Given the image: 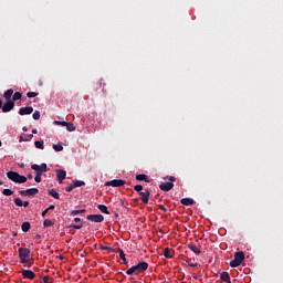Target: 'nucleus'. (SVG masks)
Returning a JSON list of instances; mask_svg holds the SVG:
<instances>
[{"label": "nucleus", "instance_id": "obj_1", "mask_svg": "<svg viewBox=\"0 0 283 283\" xmlns=\"http://www.w3.org/2000/svg\"><path fill=\"white\" fill-rule=\"evenodd\" d=\"M149 269V263L142 261L137 265H133L126 271V275H138L145 273Z\"/></svg>", "mask_w": 283, "mask_h": 283}, {"label": "nucleus", "instance_id": "obj_2", "mask_svg": "<svg viewBox=\"0 0 283 283\" xmlns=\"http://www.w3.org/2000/svg\"><path fill=\"white\" fill-rule=\"evenodd\" d=\"M164 180H169V182H161L159 189L161 191H171V189H174V182H176V177H164Z\"/></svg>", "mask_w": 283, "mask_h": 283}, {"label": "nucleus", "instance_id": "obj_3", "mask_svg": "<svg viewBox=\"0 0 283 283\" xmlns=\"http://www.w3.org/2000/svg\"><path fill=\"white\" fill-rule=\"evenodd\" d=\"M19 258L21 264H28L30 258V249L28 248H19L18 249Z\"/></svg>", "mask_w": 283, "mask_h": 283}, {"label": "nucleus", "instance_id": "obj_4", "mask_svg": "<svg viewBox=\"0 0 283 283\" xmlns=\"http://www.w3.org/2000/svg\"><path fill=\"white\" fill-rule=\"evenodd\" d=\"M244 262V252L240 251L234 254V259L230 261V266L232 269H237V266H240Z\"/></svg>", "mask_w": 283, "mask_h": 283}, {"label": "nucleus", "instance_id": "obj_5", "mask_svg": "<svg viewBox=\"0 0 283 283\" xmlns=\"http://www.w3.org/2000/svg\"><path fill=\"white\" fill-rule=\"evenodd\" d=\"M31 169L35 171V176L40 174V176H43L48 171V164L43 163L40 166L38 164L31 165Z\"/></svg>", "mask_w": 283, "mask_h": 283}, {"label": "nucleus", "instance_id": "obj_6", "mask_svg": "<svg viewBox=\"0 0 283 283\" xmlns=\"http://www.w3.org/2000/svg\"><path fill=\"white\" fill-rule=\"evenodd\" d=\"M127 181L123 179H113L111 181L105 182V187H123V185H126Z\"/></svg>", "mask_w": 283, "mask_h": 283}, {"label": "nucleus", "instance_id": "obj_7", "mask_svg": "<svg viewBox=\"0 0 283 283\" xmlns=\"http://www.w3.org/2000/svg\"><path fill=\"white\" fill-rule=\"evenodd\" d=\"M142 198V202L144 205H149V196H151V190L145 189L144 191L138 193Z\"/></svg>", "mask_w": 283, "mask_h": 283}, {"label": "nucleus", "instance_id": "obj_8", "mask_svg": "<svg viewBox=\"0 0 283 283\" xmlns=\"http://www.w3.org/2000/svg\"><path fill=\"white\" fill-rule=\"evenodd\" d=\"M12 109H14V101L7 99V102L2 106V112L4 114H8V112H12Z\"/></svg>", "mask_w": 283, "mask_h": 283}, {"label": "nucleus", "instance_id": "obj_9", "mask_svg": "<svg viewBox=\"0 0 283 283\" xmlns=\"http://www.w3.org/2000/svg\"><path fill=\"white\" fill-rule=\"evenodd\" d=\"M56 180L60 182V185H63V180H65L67 172L64 169H56Z\"/></svg>", "mask_w": 283, "mask_h": 283}, {"label": "nucleus", "instance_id": "obj_10", "mask_svg": "<svg viewBox=\"0 0 283 283\" xmlns=\"http://www.w3.org/2000/svg\"><path fill=\"white\" fill-rule=\"evenodd\" d=\"M20 196H36L39 193V188H29L27 190H20L19 191Z\"/></svg>", "mask_w": 283, "mask_h": 283}, {"label": "nucleus", "instance_id": "obj_11", "mask_svg": "<svg viewBox=\"0 0 283 283\" xmlns=\"http://www.w3.org/2000/svg\"><path fill=\"white\" fill-rule=\"evenodd\" d=\"M86 220H88L90 222H103V220H105V217H103V214H88L86 216Z\"/></svg>", "mask_w": 283, "mask_h": 283}, {"label": "nucleus", "instance_id": "obj_12", "mask_svg": "<svg viewBox=\"0 0 283 283\" xmlns=\"http://www.w3.org/2000/svg\"><path fill=\"white\" fill-rule=\"evenodd\" d=\"M21 275L25 280H34V277H36V274L32 272V270H22Z\"/></svg>", "mask_w": 283, "mask_h": 283}, {"label": "nucleus", "instance_id": "obj_13", "mask_svg": "<svg viewBox=\"0 0 283 283\" xmlns=\"http://www.w3.org/2000/svg\"><path fill=\"white\" fill-rule=\"evenodd\" d=\"M32 112H34V108L32 106H25V107H21L19 109V115L28 116V115L32 114Z\"/></svg>", "mask_w": 283, "mask_h": 283}, {"label": "nucleus", "instance_id": "obj_14", "mask_svg": "<svg viewBox=\"0 0 283 283\" xmlns=\"http://www.w3.org/2000/svg\"><path fill=\"white\" fill-rule=\"evenodd\" d=\"M176 255V251L170 248L164 249V256L167 258V260H171Z\"/></svg>", "mask_w": 283, "mask_h": 283}, {"label": "nucleus", "instance_id": "obj_15", "mask_svg": "<svg viewBox=\"0 0 283 283\" xmlns=\"http://www.w3.org/2000/svg\"><path fill=\"white\" fill-rule=\"evenodd\" d=\"M188 249H190V251H192V253H195L196 255H200L202 253L200 248H198V245H196L195 243H189Z\"/></svg>", "mask_w": 283, "mask_h": 283}, {"label": "nucleus", "instance_id": "obj_16", "mask_svg": "<svg viewBox=\"0 0 283 283\" xmlns=\"http://www.w3.org/2000/svg\"><path fill=\"white\" fill-rule=\"evenodd\" d=\"M7 178H9V180H12V182H17V180L19 178V172H17V171H8L7 172Z\"/></svg>", "mask_w": 283, "mask_h": 283}, {"label": "nucleus", "instance_id": "obj_17", "mask_svg": "<svg viewBox=\"0 0 283 283\" xmlns=\"http://www.w3.org/2000/svg\"><path fill=\"white\" fill-rule=\"evenodd\" d=\"M62 127H66L67 132H76V126L70 122H63Z\"/></svg>", "mask_w": 283, "mask_h": 283}, {"label": "nucleus", "instance_id": "obj_18", "mask_svg": "<svg viewBox=\"0 0 283 283\" xmlns=\"http://www.w3.org/2000/svg\"><path fill=\"white\" fill-rule=\"evenodd\" d=\"M220 280L226 283H231V276L229 275V272H222Z\"/></svg>", "mask_w": 283, "mask_h": 283}, {"label": "nucleus", "instance_id": "obj_19", "mask_svg": "<svg viewBox=\"0 0 283 283\" xmlns=\"http://www.w3.org/2000/svg\"><path fill=\"white\" fill-rule=\"evenodd\" d=\"M12 94H14V91L9 88L3 93V98H6V101H12Z\"/></svg>", "mask_w": 283, "mask_h": 283}, {"label": "nucleus", "instance_id": "obj_20", "mask_svg": "<svg viewBox=\"0 0 283 283\" xmlns=\"http://www.w3.org/2000/svg\"><path fill=\"white\" fill-rule=\"evenodd\" d=\"M135 180H138V181L144 180V182H149V176L145 174H139V175H136Z\"/></svg>", "mask_w": 283, "mask_h": 283}, {"label": "nucleus", "instance_id": "obj_21", "mask_svg": "<svg viewBox=\"0 0 283 283\" xmlns=\"http://www.w3.org/2000/svg\"><path fill=\"white\" fill-rule=\"evenodd\" d=\"M181 205H185V207H191L193 205V199L191 198H184L180 200Z\"/></svg>", "mask_w": 283, "mask_h": 283}, {"label": "nucleus", "instance_id": "obj_22", "mask_svg": "<svg viewBox=\"0 0 283 283\" xmlns=\"http://www.w3.org/2000/svg\"><path fill=\"white\" fill-rule=\"evenodd\" d=\"M49 196H51V198H54L55 200L61 199V196L59 195V192L55 189L49 190Z\"/></svg>", "mask_w": 283, "mask_h": 283}, {"label": "nucleus", "instance_id": "obj_23", "mask_svg": "<svg viewBox=\"0 0 283 283\" xmlns=\"http://www.w3.org/2000/svg\"><path fill=\"white\" fill-rule=\"evenodd\" d=\"M15 182H17L18 185H23V184L28 182V177L18 175V179H17Z\"/></svg>", "mask_w": 283, "mask_h": 283}, {"label": "nucleus", "instance_id": "obj_24", "mask_svg": "<svg viewBox=\"0 0 283 283\" xmlns=\"http://www.w3.org/2000/svg\"><path fill=\"white\" fill-rule=\"evenodd\" d=\"M97 209H99V211H101L102 213H105L106 216H109V210H107V206H105V205H98V206H97Z\"/></svg>", "mask_w": 283, "mask_h": 283}, {"label": "nucleus", "instance_id": "obj_25", "mask_svg": "<svg viewBox=\"0 0 283 283\" xmlns=\"http://www.w3.org/2000/svg\"><path fill=\"white\" fill-rule=\"evenodd\" d=\"M30 228H31V224L28 221L23 222L21 226L23 233H28V231H30Z\"/></svg>", "mask_w": 283, "mask_h": 283}, {"label": "nucleus", "instance_id": "obj_26", "mask_svg": "<svg viewBox=\"0 0 283 283\" xmlns=\"http://www.w3.org/2000/svg\"><path fill=\"white\" fill-rule=\"evenodd\" d=\"M21 96H23L21 94V92H15L11 98V101H13V103H17V101H21Z\"/></svg>", "mask_w": 283, "mask_h": 283}, {"label": "nucleus", "instance_id": "obj_27", "mask_svg": "<svg viewBox=\"0 0 283 283\" xmlns=\"http://www.w3.org/2000/svg\"><path fill=\"white\" fill-rule=\"evenodd\" d=\"M117 252L119 253V258L123 260V263L127 264V258H125V251H123V249H118Z\"/></svg>", "mask_w": 283, "mask_h": 283}, {"label": "nucleus", "instance_id": "obj_28", "mask_svg": "<svg viewBox=\"0 0 283 283\" xmlns=\"http://www.w3.org/2000/svg\"><path fill=\"white\" fill-rule=\"evenodd\" d=\"M54 226V222L52 221V220H50V219H45L44 221H43V227L45 228V229H48V228H50V227H53Z\"/></svg>", "mask_w": 283, "mask_h": 283}, {"label": "nucleus", "instance_id": "obj_29", "mask_svg": "<svg viewBox=\"0 0 283 283\" xmlns=\"http://www.w3.org/2000/svg\"><path fill=\"white\" fill-rule=\"evenodd\" d=\"M73 186L75 187H85V181L83 180H73Z\"/></svg>", "mask_w": 283, "mask_h": 283}, {"label": "nucleus", "instance_id": "obj_30", "mask_svg": "<svg viewBox=\"0 0 283 283\" xmlns=\"http://www.w3.org/2000/svg\"><path fill=\"white\" fill-rule=\"evenodd\" d=\"M13 202H14L15 207H23V200H21V198H19V197L14 198Z\"/></svg>", "mask_w": 283, "mask_h": 283}, {"label": "nucleus", "instance_id": "obj_31", "mask_svg": "<svg viewBox=\"0 0 283 283\" xmlns=\"http://www.w3.org/2000/svg\"><path fill=\"white\" fill-rule=\"evenodd\" d=\"M33 120H39L41 118V112L35 111L32 115Z\"/></svg>", "mask_w": 283, "mask_h": 283}, {"label": "nucleus", "instance_id": "obj_32", "mask_svg": "<svg viewBox=\"0 0 283 283\" xmlns=\"http://www.w3.org/2000/svg\"><path fill=\"white\" fill-rule=\"evenodd\" d=\"M34 146L36 147V149H45V147L43 146V142H34Z\"/></svg>", "mask_w": 283, "mask_h": 283}, {"label": "nucleus", "instance_id": "obj_33", "mask_svg": "<svg viewBox=\"0 0 283 283\" xmlns=\"http://www.w3.org/2000/svg\"><path fill=\"white\" fill-rule=\"evenodd\" d=\"M54 151H63V145L61 144H54L53 145Z\"/></svg>", "mask_w": 283, "mask_h": 283}, {"label": "nucleus", "instance_id": "obj_34", "mask_svg": "<svg viewBox=\"0 0 283 283\" xmlns=\"http://www.w3.org/2000/svg\"><path fill=\"white\" fill-rule=\"evenodd\" d=\"M99 249L101 251H111L112 253H114V248L107 245H101Z\"/></svg>", "mask_w": 283, "mask_h": 283}, {"label": "nucleus", "instance_id": "obj_35", "mask_svg": "<svg viewBox=\"0 0 283 283\" xmlns=\"http://www.w3.org/2000/svg\"><path fill=\"white\" fill-rule=\"evenodd\" d=\"M13 193H14V191H12V190H10L8 188L2 190V195L3 196H12Z\"/></svg>", "mask_w": 283, "mask_h": 283}, {"label": "nucleus", "instance_id": "obj_36", "mask_svg": "<svg viewBox=\"0 0 283 283\" xmlns=\"http://www.w3.org/2000/svg\"><path fill=\"white\" fill-rule=\"evenodd\" d=\"M27 96H28V98H35V96H39V93H36V92H28Z\"/></svg>", "mask_w": 283, "mask_h": 283}, {"label": "nucleus", "instance_id": "obj_37", "mask_svg": "<svg viewBox=\"0 0 283 283\" xmlns=\"http://www.w3.org/2000/svg\"><path fill=\"white\" fill-rule=\"evenodd\" d=\"M74 189H75V186H74V182H72L70 186L65 188V191L70 193L71 191H74Z\"/></svg>", "mask_w": 283, "mask_h": 283}, {"label": "nucleus", "instance_id": "obj_38", "mask_svg": "<svg viewBox=\"0 0 283 283\" xmlns=\"http://www.w3.org/2000/svg\"><path fill=\"white\" fill-rule=\"evenodd\" d=\"M134 190L137 191V193L143 192V185H136V186H134Z\"/></svg>", "mask_w": 283, "mask_h": 283}, {"label": "nucleus", "instance_id": "obj_39", "mask_svg": "<svg viewBox=\"0 0 283 283\" xmlns=\"http://www.w3.org/2000/svg\"><path fill=\"white\" fill-rule=\"evenodd\" d=\"M78 213H85V209H82V210H73L71 212V216H78Z\"/></svg>", "mask_w": 283, "mask_h": 283}, {"label": "nucleus", "instance_id": "obj_40", "mask_svg": "<svg viewBox=\"0 0 283 283\" xmlns=\"http://www.w3.org/2000/svg\"><path fill=\"white\" fill-rule=\"evenodd\" d=\"M70 229H83V224H74V223H71V224H70Z\"/></svg>", "mask_w": 283, "mask_h": 283}, {"label": "nucleus", "instance_id": "obj_41", "mask_svg": "<svg viewBox=\"0 0 283 283\" xmlns=\"http://www.w3.org/2000/svg\"><path fill=\"white\" fill-rule=\"evenodd\" d=\"M43 175H41V174H38V175H35V177H34V180L36 181V182H41V180H42V177Z\"/></svg>", "mask_w": 283, "mask_h": 283}, {"label": "nucleus", "instance_id": "obj_42", "mask_svg": "<svg viewBox=\"0 0 283 283\" xmlns=\"http://www.w3.org/2000/svg\"><path fill=\"white\" fill-rule=\"evenodd\" d=\"M158 207L161 211H164V213H167V208L164 205H159Z\"/></svg>", "mask_w": 283, "mask_h": 283}, {"label": "nucleus", "instance_id": "obj_43", "mask_svg": "<svg viewBox=\"0 0 283 283\" xmlns=\"http://www.w3.org/2000/svg\"><path fill=\"white\" fill-rule=\"evenodd\" d=\"M42 280L44 283H50V276H48V275L43 276Z\"/></svg>", "mask_w": 283, "mask_h": 283}, {"label": "nucleus", "instance_id": "obj_44", "mask_svg": "<svg viewBox=\"0 0 283 283\" xmlns=\"http://www.w3.org/2000/svg\"><path fill=\"white\" fill-rule=\"evenodd\" d=\"M22 207H24V208L30 207V201H23V202H22Z\"/></svg>", "mask_w": 283, "mask_h": 283}, {"label": "nucleus", "instance_id": "obj_45", "mask_svg": "<svg viewBox=\"0 0 283 283\" xmlns=\"http://www.w3.org/2000/svg\"><path fill=\"white\" fill-rule=\"evenodd\" d=\"M50 211V209H45L44 211H42V218H45V216H48V212Z\"/></svg>", "mask_w": 283, "mask_h": 283}, {"label": "nucleus", "instance_id": "obj_46", "mask_svg": "<svg viewBox=\"0 0 283 283\" xmlns=\"http://www.w3.org/2000/svg\"><path fill=\"white\" fill-rule=\"evenodd\" d=\"M46 209H49V211H54V209H56V207L54 206V205H51L49 208H46Z\"/></svg>", "mask_w": 283, "mask_h": 283}, {"label": "nucleus", "instance_id": "obj_47", "mask_svg": "<svg viewBox=\"0 0 283 283\" xmlns=\"http://www.w3.org/2000/svg\"><path fill=\"white\" fill-rule=\"evenodd\" d=\"M188 266L190 268L198 266V263H188Z\"/></svg>", "mask_w": 283, "mask_h": 283}, {"label": "nucleus", "instance_id": "obj_48", "mask_svg": "<svg viewBox=\"0 0 283 283\" xmlns=\"http://www.w3.org/2000/svg\"><path fill=\"white\" fill-rule=\"evenodd\" d=\"M63 122H59V120H55L54 122V125H61L62 127H63V124H62Z\"/></svg>", "mask_w": 283, "mask_h": 283}, {"label": "nucleus", "instance_id": "obj_49", "mask_svg": "<svg viewBox=\"0 0 283 283\" xmlns=\"http://www.w3.org/2000/svg\"><path fill=\"white\" fill-rule=\"evenodd\" d=\"M0 109H3V101L0 99Z\"/></svg>", "mask_w": 283, "mask_h": 283}, {"label": "nucleus", "instance_id": "obj_50", "mask_svg": "<svg viewBox=\"0 0 283 283\" xmlns=\"http://www.w3.org/2000/svg\"><path fill=\"white\" fill-rule=\"evenodd\" d=\"M74 222H81V218H75Z\"/></svg>", "mask_w": 283, "mask_h": 283}, {"label": "nucleus", "instance_id": "obj_51", "mask_svg": "<svg viewBox=\"0 0 283 283\" xmlns=\"http://www.w3.org/2000/svg\"><path fill=\"white\" fill-rule=\"evenodd\" d=\"M22 130L28 132V126H23Z\"/></svg>", "mask_w": 283, "mask_h": 283}, {"label": "nucleus", "instance_id": "obj_52", "mask_svg": "<svg viewBox=\"0 0 283 283\" xmlns=\"http://www.w3.org/2000/svg\"><path fill=\"white\" fill-rule=\"evenodd\" d=\"M32 134H38L36 128H33V129H32Z\"/></svg>", "mask_w": 283, "mask_h": 283}, {"label": "nucleus", "instance_id": "obj_53", "mask_svg": "<svg viewBox=\"0 0 283 283\" xmlns=\"http://www.w3.org/2000/svg\"><path fill=\"white\" fill-rule=\"evenodd\" d=\"M23 140L25 142V140H28V139H23V137H20L19 142H20V143H23Z\"/></svg>", "mask_w": 283, "mask_h": 283}, {"label": "nucleus", "instance_id": "obj_54", "mask_svg": "<svg viewBox=\"0 0 283 283\" xmlns=\"http://www.w3.org/2000/svg\"><path fill=\"white\" fill-rule=\"evenodd\" d=\"M27 178H28L29 180H32V175L29 174V175L27 176Z\"/></svg>", "mask_w": 283, "mask_h": 283}, {"label": "nucleus", "instance_id": "obj_55", "mask_svg": "<svg viewBox=\"0 0 283 283\" xmlns=\"http://www.w3.org/2000/svg\"><path fill=\"white\" fill-rule=\"evenodd\" d=\"M29 139L33 138L34 135L30 134V135H27Z\"/></svg>", "mask_w": 283, "mask_h": 283}, {"label": "nucleus", "instance_id": "obj_56", "mask_svg": "<svg viewBox=\"0 0 283 283\" xmlns=\"http://www.w3.org/2000/svg\"><path fill=\"white\" fill-rule=\"evenodd\" d=\"M39 239H41V235H36V237H35V240H39Z\"/></svg>", "mask_w": 283, "mask_h": 283}, {"label": "nucleus", "instance_id": "obj_57", "mask_svg": "<svg viewBox=\"0 0 283 283\" xmlns=\"http://www.w3.org/2000/svg\"><path fill=\"white\" fill-rule=\"evenodd\" d=\"M60 260H63V256H60Z\"/></svg>", "mask_w": 283, "mask_h": 283}, {"label": "nucleus", "instance_id": "obj_58", "mask_svg": "<svg viewBox=\"0 0 283 283\" xmlns=\"http://www.w3.org/2000/svg\"><path fill=\"white\" fill-rule=\"evenodd\" d=\"M1 145H2V143H1V140H0V147H1Z\"/></svg>", "mask_w": 283, "mask_h": 283}, {"label": "nucleus", "instance_id": "obj_59", "mask_svg": "<svg viewBox=\"0 0 283 283\" xmlns=\"http://www.w3.org/2000/svg\"><path fill=\"white\" fill-rule=\"evenodd\" d=\"M181 283H187V282H181Z\"/></svg>", "mask_w": 283, "mask_h": 283}, {"label": "nucleus", "instance_id": "obj_60", "mask_svg": "<svg viewBox=\"0 0 283 283\" xmlns=\"http://www.w3.org/2000/svg\"><path fill=\"white\" fill-rule=\"evenodd\" d=\"M0 185H1V181H0Z\"/></svg>", "mask_w": 283, "mask_h": 283}]
</instances>
